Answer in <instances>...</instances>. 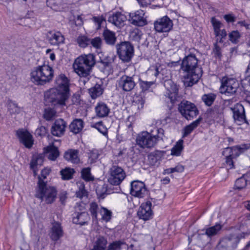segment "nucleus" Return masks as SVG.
Listing matches in <instances>:
<instances>
[{
    "mask_svg": "<svg viewBox=\"0 0 250 250\" xmlns=\"http://www.w3.org/2000/svg\"><path fill=\"white\" fill-rule=\"evenodd\" d=\"M181 69L187 73L184 80L187 86H191L197 83L202 76V69L198 66V60L195 55L185 57L182 61Z\"/></svg>",
    "mask_w": 250,
    "mask_h": 250,
    "instance_id": "f257e3e1",
    "label": "nucleus"
},
{
    "mask_svg": "<svg viewBox=\"0 0 250 250\" xmlns=\"http://www.w3.org/2000/svg\"><path fill=\"white\" fill-rule=\"evenodd\" d=\"M96 64V57L93 54L82 55L75 60L73 68L75 72L81 77L90 75L92 67Z\"/></svg>",
    "mask_w": 250,
    "mask_h": 250,
    "instance_id": "f03ea898",
    "label": "nucleus"
},
{
    "mask_svg": "<svg viewBox=\"0 0 250 250\" xmlns=\"http://www.w3.org/2000/svg\"><path fill=\"white\" fill-rule=\"evenodd\" d=\"M156 134L148 133L147 131L142 132L138 134L136 138L138 145L142 148H151L164 137V130L162 128H156Z\"/></svg>",
    "mask_w": 250,
    "mask_h": 250,
    "instance_id": "7ed1b4c3",
    "label": "nucleus"
},
{
    "mask_svg": "<svg viewBox=\"0 0 250 250\" xmlns=\"http://www.w3.org/2000/svg\"><path fill=\"white\" fill-rule=\"evenodd\" d=\"M31 80L37 85H43L50 82L54 77V70L48 65L36 67L30 73Z\"/></svg>",
    "mask_w": 250,
    "mask_h": 250,
    "instance_id": "20e7f679",
    "label": "nucleus"
},
{
    "mask_svg": "<svg viewBox=\"0 0 250 250\" xmlns=\"http://www.w3.org/2000/svg\"><path fill=\"white\" fill-rule=\"evenodd\" d=\"M247 145L243 144L232 147H227L222 151L223 155L225 157V167L227 169L234 167L233 160L237 158L241 153L248 149Z\"/></svg>",
    "mask_w": 250,
    "mask_h": 250,
    "instance_id": "39448f33",
    "label": "nucleus"
},
{
    "mask_svg": "<svg viewBox=\"0 0 250 250\" xmlns=\"http://www.w3.org/2000/svg\"><path fill=\"white\" fill-rule=\"evenodd\" d=\"M57 194V191L55 188L47 187L46 184L40 182L35 196L46 204H51L56 200Z\"/></svg>",
    "mask_w": 250,
    "mask_h": 250,
    "instance_id": "423d86ee",
    "label": "nucleus"
},
{
    "mask_svg": "<svg viewBox=\"0 0 250 250\" xmlns=\"http://www.w3.org/2000/svg\"><path fill=\"white\" fill-rule=\"evenodd\" d=\"M69 96L55 88H51L44 93V100L52 105H65Z\"/></svg>",
    "mask_w": 250,
    "mask_h": 250,
    "instance_id": "0eeeda50",
    "label": "nucleus"
},
{
    "mask_svg": "<svg viewBox=\"0 0 250 250\" xmlns=\"http://www.w3.org/2000/svg\"><path fill=\"white\" fill-rule=\"evenodd\" d=\"M116 48L119 58L124 62H129L134 56V46L128 42H124L117 44Z\"/></svg>",
    "mask_w": 250,
    "mask_h": 250,
    "instance_id": "6e6552de",
    "label": "nucleus"
},
{
    "mask_svg": "<svg viewBox=\"0 0 250 250\" xmlns=\"http://www.w3.org/2000/svg\"><path fill=\"white\" fill-rule=\"evenodd\" d=\"M240 237L237 234L232 233L220 239L216 250H234L237 247Z\"/></svg>",
    "mask_w": 250,
    "mask_h": 250,
    "instance_id": "1a4fd4ad",
    "label": "nucleus"
},
{
    "mask_svg": "<svg viewBox=\"0 0 250 250\" xmlns=\"http://www.w3.org/2000/svg\"><path fill=\"white\" fill-rule=\"evenodd\" d=\"M178 110L181 115L188 120H190L199 113L194 104L186 100L182 101L178 104Z\"/></svg>",
    "mask_w": 250,
    "mask_h": 250,
    "instance_id": "9d476101",
    "label": "nucleus"
},
{
    "mask_svg": "<svg viewBox=\"0 0 250 250\" xmlns=\"http://www.w3.org/2000/svg\"><path fill=\"white\" fill-rule=\"evenodd\" d=\"M108 182L112 185H119L126 177L124 169L120 167L113 165L109 169Z\"/></svg>",
    "mask_w": 250,
    "mask_h": 250,
    "instance_id": "9b49d317",
    "label": "nucleus"
},
{
    "mask_svg": "<svg viewBox=\"0 0 250 250\" xmlns=\"http://www.w3.org/2000/svg\"><path fill=\"white\" fill-rule=\"evenodd\" d=\"M239 87V83L237 80L233 78H227L222 83L220 88L221 93L227 96L234 94Z\"/></svg>",
    "mask_w": 250,
    "mask_h": 250,
    "instance_id": "f8f14e48",
    "label": "nucleus"
},
{
    "mask_svg": "<svg viewBox=\"0 0 250 250\" xmlns=\"http://www.w3.org/2000/svg\"><path fill=\"white\" fill-rule=\"evenodd\" d=\"M154 28L157 32H168L171 30L173 27V22L169 17L167 16L158 19L154 22Z\"/></svg>",
    "mask_w": 250,
    "mask_h": 250,
    "instance_id": "ddd939ff",
    "label": "nucleus"
},
{
    "mask_svg": "<svg viewBox=\"0 0 250 250\" xmlns=\"http://www.w3.org/2000/svg\"><path fill=\"white\" fill-rule=\"evenodd\" d=\"M130 192L131 195L138 198H143L147 192L145 184L138 180L131 183Z\"/></svg>",
    "mask_w": 250,
    "mask_h": 250,
    "instance_id": "4468645a",
    "label": "nucleus"
},
{
    "mask_svg": "<svg viewBox=\"0 0 250 250\" xmlns=\"http://www.w3.org/2000/svg\"><path fill=\"white\" fill-rule=\"evenodd\" d=\"M47 41L52 46H58L64 43L65 38L59 31H49L45 34Z\"/></svg>",
    "mask_w": 250,
    "mask_h": 250,
    "instance_id": "2eb2a0df",
    "label": "nucleus"
},
{
    "mask_svg": "<svg viewBox=\"0 0 250 250\" xmlns=\"http://www.w3.org/2000/svg\"><path fill=\"white\" fill-rule=\"evenodd\" d=\"M232 110L233 117L236 124L238 125H241L244 123L249 124L246 117L244 107L241 104H236Z\"/></svg>",
    "mask_w": 250,
    "mask_h": 250,
    "instance_id": "dca6fc26",
    "label": "nucleus"
},
{
    "mask_svg": "<svg viewBox=\"0 0 250 250\" xmlns=\"http://www.w3.org/2000/svg\"><path fill=\"white\" fill-rule=\"evenodd\" d=\"M151 206L152 203L150 201L142 203L137 212L139 218L145 221L151 219L153 216Z\"/></svg>",
    "mask_w": 250,
    "mask_h": 250,
    "instance_id": "f3484780",
    "label": "nucleus"
},
{
    "mask_svg": "<svg viewBox=\"0 0 250 250\" xmlns=\"http://www.w3.org/2000/svg\"><path fill=\"white\" fill-rule=\"evenodd\" d=\"M164 84L167 89L165 96L169 99L171 103H174L178 96V88L177 85L170 80L165 81Z\"/></svg>",
    "mask_w": 250,
    "mask_h": 250,
    "instance_id": "a211bd4d",
    "label": "nucleus"
},
{
    "mask_svg": "<svg viewBox=\"0 0 250 250\" xmlns=\"http://www.w3.org/2000/svg\"><path fill=\"white\" fill-rule=\"evenodd\" d=\"M118 85L119 88L123 91L129 92L134 88L136 83L133 76L124 75L118 81Z\"/></svg>",
    "mask_w": 250,
    "mask_h": 250,
    "instance_id": "6ab92c4d",
    "label": "nucleus"
},
{
    "mask_svg": "<svg viewBox=\"0 0 250 250\" xmlns=\"http://www.w3.org/2000/svg\"><path fill=\"white\" fill-rule=\"evenodd\" d=\"M16 135L21 143L26 148L32 147L34 140L32 135L27 130L20 129L16 132Z\"/></svg>",
    "mask_w": 250,
    "mask_h": 250,
    "instance_id": "aec40b11",
    "label": "nucleus"
},
{
    "mask_svg": "<svg viewBox=\"0 0 250 250\" xmlns=\"http://www.w3.org/2000/svg\"><path fill=\"white\" fill-rule=\"evenodd\" d=\"M145 14V12L142 10H138L134 13H130L129 21L132 24L135 26H143L147 24Z\"/></svg>",
    "mask_w": 250,
    "mask_h": 250,
    "instance_id": "412c9836",
    "label": "nucleus"
},
{
    "mask_svg": "<svg viewBox=\"0 0 250 250\" xmlns=\"http://www.w3.org/2000/svg\"><path fill=\"white\" fill-rule=\"evenodd\" d=\"M148 75H154L155 79L153 81L147 82L139 80V84L142 90L146 91L148 90L151 86L154 84L156 78L159 74L158 68L156 66H152L150 67L147 71Z\"/></svg>",
    "mask_w": 250,
    "mask_h": 250,
    "instance_id": "4be33fe9",
    "label": "nucleus"
},
{
    "mask_svg": "<svg viewBox=\"0 0 250 250\" xmlns=\"http://www.w3.org/2000/svg\"><path fill=\"white\" fill-rule=\"evenodd\" d=\"M55 88L70 95L69 83L68 78L63 74H61L56 78Z\"/></svg>",
    "mask_w": 250,
    "mask_h": 250,
    "instance_id": "5701e85b",
    "label": "nucleus"
},
{
    "mask_svg": "<svg viewBox=\"0 0 250 250\" xmlns=\"http://www.w3.org/2000/svg\"><path fill=\"white\" fill-rule=\"evenodd\" d=\"M66 127V123L62 119H58L51 127V133L53 136L61 137L64 134Z\"/></svg>",
    "mask_w": 250,
    "mask_h": 250,
    "instance_id": "b1692460",
    "label": "nucleus"
},
{
    "mask_svg": "<svg viewBox=\"0 0 250 250\" xmlns=\"http://www.w3.org/2000/svg\"><path fill=\"white\" fill-rule=\"evenodd\" d=\"M126 20V16L121 12L114 13L108 19L109 22L119 27L123 26Z\"/></svg>",
    "mask_w": 250,
    "mask_h": 250,
    "instance_id": "393cba45",
    "label": "nucleus"
},
{
    "mask_svg": "<svg viewBox=\"0 0 250 250\" xmlns=\"http://www.w3.org/2000/svg\"><path fill=\"white\" fill-rule=\"evenodd\" d=\"M63 231L61 225L58 222L53 223L50 232V237L54 241H57L62 237Z\"/></svg>",
    "mask_w": 250,
    "mask_h": 250,
    "instance_id": "a878e982",
    "label": "nucleus"
},
{
    "mask_svg": "<svg viewBox=\"0 0 250 250\" xmlns=\"http://www.w3.org/2000/svg\"><path fill=\"white\" fill-rule=\"evenodd\" d=\"M96 115L99 118H104L108 116L110 113V109L109 106L104 102H98L95 107Z\"/></svg>",
    "mask_w": 250,
    "mask_h": 250,
    "instance_id": "bb28decb",
    "label": "nucleus"
},
{
    "mask_svg": "<svg viewBox=\"0 0 250 250\" xmlns=\"http://www.w3.org/2000/svg\"><path fill=\"white\" fill-rule=\"evenodd\" d=\"M64 159L73 164H78L80 161L79 151L77 149H70L64 154Z\"/></svg>",
    "mask_w": 250,
    "mask_h": 250,
    "instance_id": "cd10ccee",
    "label": "nucleus"
},
{
    "mask_svg": "<svg viewBox=\"0 0 250 250\" xmlns=\"http://www.w3.org/2000/svg\"><path fill=\"white\" fill-rule=\"evenodd\" d=\"M43 162V157L42 154L34 155L30 164V168L33 171L34 176L37 175L39 166H41Z\"/></svg>",
    "mask_w": 250,
    "mask_h": 250,
    "instance_id": "c85d7f7f",
    "label": "nucleus"
},
{
    "mask_svg": "<svg viewBox=\"0 0 250 250\" xmlns=\"http://www.w3.org/2000/svg\"><path fill=\"white\" fill-rule=\"evenodd\" d=\"M84 126V123L82 119H76L74 120L69 125L70 131L74 134L80 133Z\"/></svg>",
    "mask_w": 250,
    "mask_h": 250,
    "instance_id": "c756f323",
    "label": "nucleus"
},
{
    "mask_svg": "<svg viewBox=\"0 0 250 250\" xmlns=\"http://www.w3.org/2000/svg\"><path fill=\"white\" fill-rule=\"evenodd\" d=\"M210 21L213 26L215 36H218L219 35L222 34V33H227L225 29H221L223 26L222 22L215 18H211Z\"/></svg>",
    "mask_w": 250,
    "mask_h": 250,
    "instance_id": "7c9ffc66",
    "label": "nucleus"
},
{
    "mask_svg": "<svg viewBox=\"0 0 250 250\" xmlns=\"http://www.w3.org/2000/svg\"><path fill=\"white\" fill-rule=\"evenodd\" d=\"M89 219L87 213L83 212L77 213L76 216L73 218L72 221L74 224H79L81 226L85 224Z\"/></svg>",
    "mask_w": 250,
    "mask_h": 250,
    "instance_id": "2f4dec72",
    "label": "nucleus"
},
{
    "mask_svg": "<svg viewBox=\"0 0 250 250\" xmlns=\"http://www.w3.org/2000/svg\"><path fill=\"white\" fill-rule=\"evenodd\" d=\"M45 151L47 153L48 158L50 160H55L59 155L58 148L54 145L48 146L45 148Z\"/></svg>",
    "mask_w": 250,
    "mask_h": 250,
    "instance_id": "473e14b6",
    "label": "nucleus"
},
{
    "mask_svg": "<svg viewBox=\"0 0 250 250\" xmlns=\"http://www.w3.org/2000/svg\"><path fill=\"white\" fill-rule=\"evenodd\" d=\"M103 36L105 42L109 45H113L115 43L116 37L114 32L106 29L103 32Z\"/></svg>",
    "mask_w": 250,
    "mask_h": 250,
    "instance_id": "72a5a7b5",
    "label": "nucleus"
},
{
    "mask_svg": "<svg viewBox=\"0 0 250 250\" xmlns=\"http://www.w3.org/2000/svg\"><path fill=\"white\" fill-rule=\"evenodd\" d=\"M104 89L102 85L99 84H95L93 87L88 89V92L90 97L95 99L102 95Z\"/></svg>",
    "mask_w": 250,
    "mask_h": 250,
    "instance_id": "f704fd0d",
    "label": "nucleus"
},
{
    "mask_svg": "<svg viewBox=\"0 0 250 250\" xmlns=\"http://www.w3.org/2000/svg\"><path fill=\"white\" fill-rule=\"evenodd\" d=\"M64 0H47V5L55 11H60L63 9Z\"/></svg>",
    "mask_w": 250,
    "mask_h": 250,
    "instance_id": "c9c22d12",
    "label": "nucleus"
},
{
    "mask_svg": "<svg viewBox=\"0 0 250 250\" xmlns=\"http://www.w3.org/2000/svg\"><path fill=\"white\" fill-rule=\"evenodd\" d=\"M107 242L104 237L100 236L96 240L94 247L91 250H105Z\"/></svg>",
    "mask_w": 250,
    "mask_h": 250,
    "instance_id": "e433bc0d",
    "label": "nucleus"
},
{
    "mask_svg": "<svg viewBox=\"0 0 250 250\" xmlns=\"http://www.w3.org/2000/svg\"><path fill=\"white\" fill-rule=\"evenodd\" d=\"M201 122V119L199 118L195 121L191 123L188 125H187L184 129V134L183 137H185L189 135L194 129L198 126Z\"/></svg>",
    "mask_w": 250,
    "mask_h": 250,
    "instance_id": "4c0bfd02",
    "label": "nucleus"
},
{
    "mask_svg": "<svg viewBox=\"0 0 250 250\" xmlns=\"http://www.w3.org/2000/svg\"><path fill=\"white\" fill-rule=\"evenodd\" d=\"M183 143L184 141L183 140H179L171 148V154L176 156L180 155L184 148Z\"/></svg>",
    "mask_w": 250,
    "mask_h": 250,
    "instance_id": "58836bf2",
    "label": "nucleus"
},
{
    "mask_svg": "<svg viewBox=\"0 0 250 250\" xmlns=\"http://www.w3.org/2000/svg\"><path fill=\"white\" fill-rule=\"evenodd\" d=\"M81 177L86 182L92 181L94 177L91 173V168L89 167L83 168L81 170Z\"/></svg>",
    "mask_w": 250,
    "mask_h": 250,
    "instance_id": "ea45409f",
    "label": "nucleus"
},
{
    "mask_svg": "<svg viewBox=\"0 0 250 250\" xmlns=\"http://www.w3.org/2000/svg\"><path fill=\"white\" fill-rule=\"evenodd\" d=\"M102 215V219L106 222L110 221L112 216V212L104 207H101L99 210Z\"/></svg>",
    "mask_w": 250,
    "mask_h": 250,
    "instance_id": "a19ab883",
    "label": "nucleus"
},
{
    "mask_svg": "<svg viewBox=\"0 0 250 250\" xmlns=\"http://www.w3.org/2000/svg\"><path fill=\"white\" fill-rule=\"evenodd\" d=\"M57 116V112L52 108H47L44 109L43 117L47 121L53 120Z\"/></svg>",
    "mask_w": 250,
    "mask_h": 250,
    "instance_id": "79ce46f5",
    "label": "nucleus"
},
{
    "mask_svg": "<svg viewBox=\"0 0 250 250\" xmlns=\"http://www.w3.org/2000/svg\"><path fill=\"white\" fill-rule=\"evenodd\" d=\"M221 229V225L216 224L215 226L208 228L206 230V234L210 237L216 235Z\"/></svg>",
    "mask_w": 250,
    "mask_h": 250,
    "instance_id": "37998d69",
    "label": "nucleus"
},
{
    "mask_svg": "<svg viewBox=\"0 0 250 250\" xmlns=\"http://www.w3.org/2000/svg\"><path fill=\"white\" fill-rule=\"evenodd\" d=\"M74 172L75 171L74 169L69 167H66L60 171L62 178L63 180H69L72 179Z\"/></svg>",
    "mask_w": 250,
    "mask_h": 250,
    "instance_id": "c03bdc74",
    "label": "nucleus"
},
{
    "mask_svg": "<svg viewBox=\"0 0 250 250\" xmlns=\"http://www.w3.org/2000/svg\"><path fill=\"white\" fill-rule=\"evenodd\" d=\"M125 244V242L122 240L113 241L109 244L107 250H121L122 246Z\"/></svg>",
    "mask_w": 250,
    "mask_h": 250,
    "instance_id": "a18cd8bd",
    "label": "nucleus"
},
{
    "mask_svg": "<svg viewBox=\"0 0 250 250\" xmlns=\"http://www.w3.org/2000/svg\"><path fill=\"white\" fill-rule=\"evenodd\" d=\"M216 95L213 93L204 94L202 97L203 101L206 105L210 106L214 101Z\"/></svg>",
    "mask_w": 250,
    "mask_h": 250,
    "instance_id": "49530a36",
    "label": "nucleus"
},
{
    "mask_svg": "<svg viewBox=\"0 0 250 250\" xmlns=\"http://www.w3.org/2000/svg\"><path fill=\"white\" fill-rule=\"evenodd\" d=\"M91 20L96 26V29L98 30L101 28L102 24L105 21V18L103 15H102L98 16H93Z\"/></svg>",
    "mask_w": 250,
    "mask_h": 250,
    "instance_id": "de8ad7c7",
    "label": "nucleus"
},
{
    "mask_svg": "<svg viewBox=\"0 0 250 250\" xmlns=\"http://www.w3.org/2000/svg\"><path fill=\"white\" fill-rule=\"evenodd\" d=\"M99 156L100 153L98 150L93 149L90 150L88 153V162L90 164L95 163Z\"/></svg>",
    "mask_w": 250,
    "mask_h": 250,
    "instance_id": "09e8293b",
    "label": "nucleus"
},
{
    "mask_svg": "<svg viewBox=\"0 0 250 250\" xmlns=\"http://www.w3.org/2000/svg\"><path fill=\"white\" fill-rule=\"evenodd\" d=\"M229 41L234 44H237L239 42L241 35L237 30L232 31L229 34Z\"/></svg>",
    "mask_w": 250,
    "mask_h": 250,
    "instance_id": "8fccbe9b",
    "label": "nucleus"
},
{
    "mask_svg": "<svg viewBox=\"0 0 250 250\" xmlns=\"http://www.w3.org/2000/svg\"><path fill=\"white\" fill-rule=\"evenodd\" d=\"M8 109L11 114H18L21 112V108L17 104L11 101H10L8 104Z\"/></svg>",
    "mask_w": 250,
    "mask_h": 250,
    "instance_id": "3c124183",
    "label": "nucleus"
},
{
    "mask_svg": "<svg viewBox=\"0 0 250 250\" xmlns=\"http://www.w3.org/2000/svg\"><path fill=\"white\" fill-rule=\"evenodd\" d=\"M99 209L98 205L96 203L92 202L90 203L89 210L93 219H96L97 218Z\"/></svg>",
    "mask_w": 250,
    "mask_h": 250,
    "instance_id": "603ef678",
    "label": "nucleus"
},
{
    "mask_svg": "<svg viewBox=\"0 0 250 250\" xmlns=\"http://www.w3.org/2000/svg\"><path fill=\"white\" fill-rule=\"evenodd\" d=\"M77 42L80 47L84 48L90 43V40L85 36H81L77 38Z\"/></svg>",
    "mask_w": 250,
    "mask_h": 250,
    "instance_id": "864d4df0",
    "label": "nucleus"
},
{
    "mask_svg": "<svg viewBox=\"0 0 250 250\" xmlns=\"http://www.w3.org/2000/svg\"><path fill=\"white\" fill-rule=\"evenodd\" d=\"M149 162L151 165H155L160 160V157L156 152L151 153L148 156Z\"/></svg>",
    "mask_w": 250,
    "mask_h": 250,
    "instance_id": "5fc2aeb1",
    "label": "nucleus"
},
{
    "mask_svg": "<svg viewBox=\"0 0 250 250\" xmlns=\"http://www.w3.org/2000/svg\"><path fill=\"white\" fill-rule=\"evenodd\" d=\"M247 185V180L244 177H241L236 180L235 187L236 189H241L245 188Z\"/></svg>",
    "mask_w": 250,
    "mask_h": 250,
    "instance_id": "6e6d98bb",
    "label": "nucleus"
},
{
    "mask_svg": "<svg viewBox=\"0 0 250 250\" xmlns=\"http://www.w3.org/2000/svg\"><path fill=\"white\" fill-rule=\"evenodd\" d=\"M50 170L48 168H44L41 171V175L39 176V181L38 183V186H39L40 182L44 184H46L44 180L46 178L47 175H49Z\"/></svg>",
    "mask_w": 250,
    "mask_h": 250,
    "instance_id": "4d7b16f0",
    "label": "nucleus"
},
{
    "mask_svg": "<svg viewBox=\"0 0 250 250\" xmlns=\"http://www.w3.org/2000/svg\"><path fill=\"white\" fill-rule=\"evenodd\" d=\"M212 52L214 54V57L216 58L221 59L222 55L221 48L218 44L217 43H213V48L212 49Z\"/></svg>",
    "mask_w": 250,
    "mask_h": 250,
    "instance_id": "13d9d810",
    "label": "nucleus"
},
{
    "mask_svg": "<svg viewBox=\"0 0 250 250\" xmlns=\"http://www.w3.org/2000/svg\"><path fill=\"white\" fill-rule=\"evenodd\" d=\"M134 103L137 105L138 109H141L144 107L145 99L142 96H136L134 100Z\"/></svg>",
    "mask_w": 250,
    "mask_h": 250,
    "instance_id": "bf43d9fd",
    "label": "nucleus"
},
{
    "mask_svg": "<svg viewBox=\"0 0 250 250\" xmlns=\"http://www.w3.org/2000/svg\"><path fill=\"white\" fill-rule=\"evenodd\" d=\"M90 43H91L93 47L99 49L101 47L102 40L99 37H96L92 39L91 41L90 40Z\"/></svg>",
    "mask_w": 250,
    "mask_h": 250,
    "instance_id": "052dcab7",
    "label": "nucleus"
},
{
    "mask_svg": "<svg viewBox=\"0 0 250 250\" xmlns=\"http://www.w3.org/2000/svg\"><path fill=\"white\" fill-rule=\"evenodd\" d=\"M223 113V109L221 107L218 106H214L212 111V115L215 116H221L222 114Z\"/></svg>",
    "mask_w": 250,
    "mask_h": 250,
    "instance_id": "680f3d73",
    "label": "nucleus"
},
{
    "mask_svg": "<svg viewBox=\"0 0 250 250\" xmlns=\"http://www.w3.org/2000/svg\"><path fill=\"white\" fill-rule=\"evenodd\" d=\"M222 34L219 35L218 36H215V42L214 43H217V44H218V43H223L224 40L226 39V37L227 36V33H222Z\"/></svg>",
    "mask_w": 250,
    "mask_h": 250,
    "instance_id": "e2e57ef3",
    "label": "nucleus"
},
{
    "mask_svg": "<svg viewBox=\"0 0 250 250\" xmlns=\"http://www.w3.org/2000/svg\"><path fill=\"white\" fill-rule=\"evenodd\" d=\"M95 127L103 134H105L106 133V128L104 126L102 122L96 123L95 125Z\"/></svg>",
    "mask_w": 250,
    "mask_h": 250,
    "instance_id": "0e129e2a",
    "label": "nucleus"
},
{
    "mask_svg": "<svg viewBox=\"0 0 250 250\" xmlns=\"http://www.w3.org/2000/svg\"><path fill=\"white\" fill-rule=\"evenodd\" d=\"M104 72L106 74H109L112 72V67L110 63L104 62Z\"/></svg>",
    "mask_w": 250,
    "mask_h": 250,
    "instance_id": "69168bd1",
    "label": "nucleus"
},
{
    "mask_svg": "<svg viewBox=\"0 0 250 250\" xmlns=\"http://www.w3.org/2000/svg\"><path fill=\"white\" fill-rule=\"evenodd\" d=\"M74 21L76 26H82L83 25V19L81 15H78L74 17Z\"/></svg>",
    "mask_w": 250,
    "mask_h": 250,
    "instance_id": "338daca9",
    "label": "nucleus"
},
{
    "mask_svg": "<svg viewBox=\"0 0 250 250\" xmlns=\"http://www.w3.org/2000/svg\"><path fill=\"white\" fill-rule=\"evenodd\" d=\"M87 195V192L85 189L83 190H79L76 192V195L77 197L80 198H82L83 197L86 196Z\"/></svg>",
    "mask_w": 250,
    "mask_h": 250,
    "instance_id": "774afa93",
    "label": "nucleus"
}]
</instances>
